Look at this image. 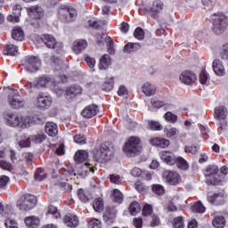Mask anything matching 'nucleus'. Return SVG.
<instances>
[{
  "label": "nucleus",
  "mask_w": 228,
  "mask_h": 228,
  "mask_svg": "<svg viewBox=\"0 0 228 228\" xmlns=\"http://www.w3.org/2000/svg\"><path fill=\"white\" fill-rule=\"evenodd\" d=\"M134 37L137 38V40H143V38H145V32L142 28H137L134 32Z\"/></svg>",
  "instance_id": "8fccbe9b"
},
{
  "label": "nucleus",
  "mask_w": 228,
  "mask_h": 228,
  "mask_svg": "<svg viewBox=\"0 0 228 228\" xmlns=\"http://www.w3.org/2000/svg\"><path fill=\"white\" fill-rule=\"evenodd\" d=\"M12 38L17 42H22L24 40V30L19 27L14 28L12 32Z\"/></svg>",
  "instance_id": "c756f323"
},
{
  "label": "nucleus",
  "mask_w": 228,
  "mask_h": 228,
  "mask_svg": "<svg viewBox=\"0 0 228 228\" xmlns=\"http://www.w3.org/2000/svg\"><path fill=\"white\" fill-rule=\"evenodd\" d=\"M208 79H209V75H208V72L202 71L200 75V83L201 85H208Z\"/></svg>",
  "instance_id": "e2e57ef3"
},
{
  "label": "nucleus",
  "mask_w": 228,
  "mask_h": 228,
  "mask_svg": "<svg viewBox=\"0 0 228 228\" xmlns=\"http://www.w3.org/2000/svg\"><path fill=\"white\" fill-rule=\"evenodd\" d=\"M87 46H88V43H86V41L83 39H80L73 43L72 49L75 54H79V53H81L82 51H85V49H86Z\"/></svg>",
  "instance_id": "5701e85b"
},
{
  "label": "nucleus",
  "mask_w": 228,
  "mask_h": 228,
  "mask_svg": "<svg viewBox=\"0 0 228 228\" xmlns=\"http://www.w3.org/2000/svg\"><path fill=\"white\" fill-rule=\"evenodd\" d=\"M45 131L48 136H56L58 134V125L54 122H46Z\"/></svg>",
  "instance_id": "b1692460"
},
{
  "label": "nucleus",
  "mask_w": 228,
  "mask_h": 228,
  "mask_svg": "<svg viewBox=\"0 0 228 228\" xmlns=\"http://www.w3.org/2000/svg\"><path fill=\"white\" fill-rule=\"evenodd\" d=\"M89 228H102V225L101 224V221L99 219H92L88 223Z\"/></svg>",
  "instance_id": "0e129e2a"
},
{
  "label": "nucleus",
  "mask_w": 228,
  "mask_h": 228,
  "mask_svg": "<svg viewBox=\"0 0 228 228\" xmlns=\"http://www.w3.org/2000/svg\"><path fill=\"white\" fill-rule=\"evenodd\" d=\"M205 177L209 184H218L222 179L218 174L217 166H209L205 171Z\"/></svg>",
  "instance_id": "6e6552de"
},
{
  "label": "nucleus",
  "mask_w": 228,
  "mask_h": 228,
  "mask_svg": "<svg viewBox=\"0 0 228 228\" xmlns=\"http://www.w3.org/2000/svg\"><path fill=\"white\" fill-rule=\"evenodd\" d=\"M208 202H210V204H215L216 206H220V204H224V194L222 192H219L209 195Z\"/></svg>",
  "instance_id": "bb28decb"
},
{
  "label": "nucleus",
  "mask_w": 228,
  "mask_h": 228,
  "mask_svg": "<svg viewBox=\"0 0 228 228\" xmlns=\"http://www.w3.org/2000/svg\"><path fill=\"white\" fill-rule=\"evenodd\" d=\"M60 18L64 22H72L76 20V17H77V11L72 7H67L65 5H61L59 11Z\"/></svg>",
  "instance_id": "1a4fd4ad"
},
{
  "label": "nucleus",
  "mask_w": 228,
  "mask_h": 228,
  "mask_svg": "<svg viewBox=\"0 0 228 228\" xmlns=\"http://www.w3.org/2000/svg\"><path fill=\"white\" fill-rule=\"evenodd\" d=\"M21 10L22 8L20 5H15V7L12 9V14L7 17V20L9 22H19Z\"/></svg>",
  "instance_id": "393cba45"
},
{
  "label": "nucleus",
  "mask_w": 228,
  "mask_h": 228,
  "mask_svg": "<svg viewBox=\"0 0 228 228\" xmlns=\"http://www.w3.org/2000/svg\"><path fill=\"white\" fill-rule=\"evenodd\" d=\"M0 167L4 170H8L9 172H12V170H13V166H12V164H10L6 160H0Z\"/></svg>",
  "instance_id": "13d9d810"
},
{
  "label": "nucleus",
  "mask_w": 228,
  "mask_h": 228,
  "mask_svg": "<svg viewBox=\"0 0 228 228\" xmlns=\"http://www.w3.org/2000/svg\"><path fill=\"white\" fill-rule=\"evenodd\" d=\"M149 127L151 129V131H161V129H163V126H161L159 122L156 121H151L149 123Z\"/></svg>",
  "instance_id": "6e6d98bb"
},
{
  "label": "nucleus",
  "mask_w": 228,
  "mask_h": 228,
  "mask_svg": "<svg viewBox=\"0 0 228 228\" xmlns=\"http://www.w3.org/2000/svg\"><path fill=\"white\" fill-rule=\"evenodd\" d=\"M165 120H167V122H172L173 124L177 122V116L173 114L170 111H167L165 115H164Z\"/></svg>",
  "instance_id": "3c124183"
},
{
  "label": "nucleus",
  "mask_w": 228,
  "mask_h": 228,
  "mask_svg": "<svg viewBox=\"0 0 228 228\" xmlns=\"http://www.w3.org/2000/svg\"><path fill=\"white\" fill-rule=\"evenodd\" d=\"M142 90L147 97H151L156 94V87H154V86L151 85L149 82L142 85Z\"/></svg>",
  "instance_id": "7c9ffc66"
},
{
  "label": "nucleus",
  "mask_w": 228,
  "mask_h": 228,
  "mask_svg": "<svg viewBox=\"0 0 228 228\" xmlns=\"http://www.w3.org/2000/svg\"><path fill=\"white\" fill-rule=\"evenodd\" d=\"M111 66V58L108 54H103L100 58L99 69L100 70H108Z\"/></svg>",
  "instance_id": "a878e982"
},
{
  "label": "nucleus",
  "mask_w": 228,
  "mask_h": 228,
  "mask_svg": "<svg viewBox=\"0 0 228 228\" xmlns=\"http://www.w3.org/2000/svg\"><path fill=\"white\" fill-rule=\"evenodd\" d=\"M47 177V174L44 172L42 167L37 169L35 173V179L36 181H44Z\"/></svg>",
  "instance_id": "49530a36"
},
{
  "label": "nucleus",
  "mask_w": 228,
  "mask_h": 228,
  "mask_svg": "<svg viewBox=\"0 0 228 228\" xmlns=\"http://www.w3.org/2000/svg\"><path fill=\"white\" fill-rule=\"evenodd\" d=\"M227 108H225L224 106H218L215 109L214 117L216 120H218L221 126H225V124H227V121H225V119L227 118Z\"/></svg>",
  "instance_id": "ddd939ff"
},
{
  "label": "nucleus",
  "mask_w": 228,
  "mask_h": 228,
  "mask_svg": "<svg viewBox=\"0 0 228 228\" xmlns=\"http://www.w3.org/2000/svg\"><path fill=\"white\" fill-rule=\"evenodd\" d=\"M90 172L94 173L95 172V167H93L90 163H86L81 167V172L79 173L80 175H86L90 174Z\"/></svg>",
  "instance_id": "4c0bfd02"
},
{
  "label": "nucleus",
  "mask_w": 228,
  "mask_h": 228,
  "mask_svg": "<svg viewBox=\"0 0 228 228\" xmlns=\"http://www.w3.org/2000/svg\"><path fill=\"white\" fill-rule=\"evenodd\" d=\"M105 42L107 45V51L109 54H115V42L113 41V39H111V37H107L105 38Z\"/></svg>",
  "instance_id": "79ce46f5"
},
{
  "label": "nucleus",
  "mask_w": 228,
  "mask_h": 228,
  "mask_svg": "<svg viewBox=\"0 0 228 228\" xmlns=\"http://www.w3.org/2000/svg\"><path fill=\"white\" fill-rule=\"evenodd\" d=\"M113 152H115V145L112 142H107L101 145L100 150L94 151V158L96 161L102 163L110 161L113 158Z\"/></svg>",
  "instance_id": "f03ea898"
},
{
  "label": "nucleus",
  "mask_w": 228,
  "mask_h": 228,
  "mask_svg": "<svg viewBox=\"0 0 228 228\" xmlns=\"http://www.w3.org/2000/svg\"><path fill=\"white\" fill-rule=\"evenodd\" d=\"M28 15L32 19H40V17H42L44 13V11L42 10V8L38 7L37 5L28 8Z\"/></svg>",
  "instance_id": "cd10ccee"
},
{
  "label": "nucleus",
  "mask_w": 228,
  "mask_h": 228,
  "mask_svg": "<svg viewBox=\"0 0 228 228\" xmlns=\"http://www.w3.org/2000/svg\"><path fill=\"white\" fill-rule=\"evenodd\" d=\"M141 209L142 208H140V203H138L137 201H134L130 204L129 212L130 215H132L133 216H136V215L140 213Z\"/></svg>",
  "instance_id": "a19ab883"
},
{
  "label": "nucleus",
  "mask_w": 228,
  "mask_h": 228,
  "mask_svg": "<svg viewBox=\"0 0 228 228\" xmlns=\"http://www.w3.org/2000/svg\"><path fill=\"white\" fill-rule=\"evenodd\" d=\"M127 94H129V92L127 91L126 86H120L118 91V95L120 97H126Z\"/></svg>",
  "instance_id": "338daca9"
},
{
  "label": "nucleus",
  "mask_w": 228,
  "mask_h": 228,
  "mask_svg": "<svg viewBox=\"0 0 228 228\" xmlns=\"http://www.w3.org/2000/svg\"><path fill=\"white\" fill-rule=\"evenodd\" d=\"M38 200H37V196L32 194H24L18 200L17 207L20 211H30L36 208Z\"/></svg>",
  "instance_id": "20e7f679"
},
{
  "label": "nucleus",
  "mask_w": 228,
  "mask_h": 228,
  "mask_svg": "<svg viewBox=\"0 0 228 228\" xmlns=\"http://www.w3.org/2000/svg\"><path fill=\"white\" fill-rule=\"evenodd\" d=\"M10 183V177L7 175L0 176V190H4L6 188V184Z\"/></svg>",
  "instance_id": "5fc2aeb1"
},
{
  "label": "nucleus",
  "mask_w": 228,
  "mask_h": 228,
  "mask_svg": "<svg viewBox=\"0 0 228 228\" xmlns=\"http://www.w3.org/2000/svg\"><path fill=\"white\" fill-rule=\"evenodd\" d=\"M115 84L113 77L106 78L103 82V85L101 86V88L103 92H111L113 90V85Z\"/></svg>",
  "instance_id": "e433bc0d"
},
{
  "label": "nucleus",
  "mask_w": 228,
  "mask_h": 228,
  "mask_svg": "<svg viewBox=\"0 0 228 228\" xmlns=\"http://www.w3.org/2000/svg\"><path fill=\"white\" fill-rule=\"evenodd\" d=\"M191 211L193 213H205L206 207L200 201H198L191 206Z\"/></svg>",
  "instance_id": "37998d69"
},
{
  "label": "nucleus",
  "mask_w": 228,
  "mask_h": 228,
  "mask_svg": "<svg viewBox=\"0 0 228 228\" xmlns=\"http://www.w3.org/2000/svg\"><path fill=\"white\" fill-rule=\"evenodd\" d=\"M175 165H176L177 168L180 170H188V168H190L188 161H186V159L181 156L175 157Z\"/></svg>",
  "instance_id": "c85d7f7f"
},
{
  "label": "nucleus",
  "mask_w": 228,
  "mask_h": 228,
  "mask_svg": "<svg viewBox=\"0 0 228 228\" xmlns=\"http://www.w3.org/2000/svg\"><path fill=\"white\" fill-rule=\"evenodd\" d=\"M51 84H53V78L47 76L37 78L35 83L37 88H45V86H49Z\"/></svg>",
  "instance_id": "aec40b11"
},
{
  "label": "nucleus",
  "mask_w": 228,
  "mask_h": 228,
  "mask_svg": "<svg viewBox=\"0 0 228 228\" xmlns=\"http://www.w3.org/2000/svg\"><path fill=\"white\" fill-rule=\"evenodd\" d=\"M159 158L166 163L167 165H169L170 167L175 165V155L172 153V151H162L159 152Z\"/></svg>",
  "instance_id": "2eb2a0df"
},
{
  "label": "nucleus",
  "mask_w": 228,
  "mask_h": 228,
  "mask_svg": "<svg viewBox=\"0 0 228 228\" xmlns=\"http://www.w3.org/2000/svg\"><path fill=\"white\" fill-rule=\"evenodd\" d=\"M63 222L67 227L76 228L79 225V218L74 214H68L64 216Z\"/></svg>",
  "instance_id": "f3484780"
},
{
  "label": "nucleus",
  "mask_w": 228,
  "mask_h": 228,
  "mask_svg": "<svg viewBox=\"0 0 228 228\" xmlns=\"http://www.w3.org/2000/svg\"><path fill=\"white\" fill-rule=\"evenodd\" d=\"M99 112V107L95 104L86 106L81 112L84 118H92Z\"/></svg>",
  "instance_id": "dca6fc26"
},
{
  "label": "nucleus",
  "mask_w": 228,
  "mask_h": 228,
  "mask_svg": "<svg viewBox=\"0 0 228 228\" xmlns=\"http://www.w3.org/2000/svg\"><path fill=\"white\" fill-rule=\"evenodd\" d=\"M47 214L53 215V218H60V212L58 211V208L53 205L48 207Z\"/></svg>",
  "instance_id": "09e8293b"
},
{
  "label": "nucleus",
  "mask_w": 228,
  "mask_h": 228,
  "mask_svg": "<svg viewBox=\"0 0 228 228\" xmlns=\"http://www.w3.org/2000/svg\"><path fill=\"white\" fill-rule=\"evenodd\" d=\"M13 216V212H12L11 216H7L5 218L4 225L6 228H19L17 226V222L12 218Z\"/></svg>",
  "instance_id": "ea45409f"
},
{
  "label": "nucleus",
  "mask_w": 228,
  "mask_h": 228,
  "mask_svg": "<svg viewBox=\"0 0 228 228\" xmlns=\"http://www.w3.org/2000/svg\"><path fill=\"white\" fill-rule=\"evenodd\" d=\"M7 126L11 127H20V129H28L34 126L35 118L29 116H20L15 113L7 114Z\"/></svg>",
  "instance_id": "f257e3e1"
},
{
  "label": "nucleus",
  "mask_w": 228,
  "mask_h": 228,
  "mask_svg": "<svg viewBox=\"0 0 228 228\" xmlns=\"http://www.w3.org/2000/svg\"><path fill=\"white\" fill-rule=\"evenodd\" d=\"M150 142L153 147H159L160 149H167L170 145L169 140L161 137H154Z\"/></svg>",
  "instance_id": "a211bd4d"
},
{
  "label": "nucleus",
  "mask_w": 228,
  "mask_h": 228,
  "mask_svg": "<svg viewBox=\"0 0 228 228\" xmlns=\"http://www.w3.org/2000/svg\"><path fill=\"white\" fill-rule=\"evenodd\" d=\"M112 197L114 202H117L118 204H122V200H124V195L118 191V189L114 190Z\"/></svg>",
  "instance_id": "a18cd8bd"
},
{
  "label": "nucleus",
  "mask_w": 228,
  "mask_h": 228,
  "mask_svg": "<svg viewBox=\"0 0 228 228\" xmlns=\"http://www.w3.org/2000/svg\"><path fill=\"white\" fill-rule=\"evenodd\" d=\"M212 224L216 228H224L225 227V218L223 216L216 214L215 218L212 221Z\"/></svg>",
  "instance_id": "473e14b6"
},
{
  "label": "nucleus",
  "mask_w": 228,
  "mask_h": 228,
  "mask_svg": "<svg viewBox=\"0 0 228 228\" xmlns=\"http://www.w3.org/2000/svg\"><path fill=\"white\" fill-rule=\"evenodd\" d=\"M142 49V45L140 43H127L124 48L123 52L126 53V54H131L132 53H136V51H140Z\"/></svg>",
  "instance_id": "4be33fe9"
},
{
  "label": "nucleus",
  "mask_w": 228,
  "mask_h": 228,
  "mask_svg": "<svg viewBox=\"0 0 228 228\" xmlns=\"http://www.w3.org/2000/svg\"><path fill=\"white\" fill-rule=\"evenodd\" d=\"M77 195L82 202L86 203L88 200H90L86 193H85V190L83 189H78Z\"/></svg>",
  "instance_id": "4d7b16f0"
},
{
  "label": "nucleus",
  "mask_w": 228,
  "mask_h": 228,
  "mask_svg": "<svg viewBox=\"0 0 228 228\" xmlns=\"http://www.w3.org/2000/svg\"><path fill=\"white\" fill-rule=\"evenodd\" d=\"M162 177L169 186H177L181 183V175L175 171H164Z\"/></svg>",
  "instance_id": "9b49d317"
},
{
  "label": "nucleus",
  "mask_w": 228,
  "mask_h": 228,
  "mask_svg": "<svg viewBox=\"0 0 228 228\" xmlns=\"http://www.w3.org/2000/svg\"><path fill=\"white\" fill-rule=\"evenodd\" d=\"M152 191L157 195H163L165 193V188L160 184L152 185Z\"/></svg>",
  "instance_id": "bf43d9fd"
},
{
  "label": "nucleus",
  "mask_w": 228,
  "mask_h": 228,
  "mask_svg": "<svg viewBox=\"0 0 228 228\" xmlns=\"http://www.w3.org/2000/svg\"><path fill=\"white\" fill-rule=\"evenodd\" d=\"M179 79L183 85H193L197 81V75L191 71L185 70L180 75Z\"/></svg>",
  "instance_id": "4468645a"
},
{
  "label": "nucleus",
  "mask_w": 228,
  "mask_h": 228,
  "mask_svg": "<svg viewBox=\"0 0 228 228\" xmlns=\"http://www.w3.org/2000/svg\"><path fill=\"white\" fill-rule=\"evenodd\" d=\"M163 12V2L159 0H156L153 2L152 7L151 9V17L153 19H158V14Z\"/></svg>",
  "instance_id": "412c9836"
},
{
  "label": "nucleus",
  "mask_w": 228,
  "mask_h": 228,
  "mask_svg": "<svg viewBox=\"0 0 228 228\" xmlns=\"http://www.w3.org/2000/svg\"><path fill=\"white\" fill-rule=\"evenodd\" d=\"M174 228H183L184 227V221L183 220L182 216H178L174 219Z\"/></svg>",
  "instance_id": "864d4df0"
},
{
  "label": "nucleus",
  "mask_w": 228,
  "mask_h": 228,
  "mask_svg": "<svg viewBox=\"0 0 228 228\" xmlns=\"http://www.w3.org/2000/svg\"><path fill=\"white\" fill-rule=\"evenodd\" d=\"M164 133L167 138H172V136L177 134V128L168 126L164 129Z\"/></svg>",
  "instance_id": "de8ad7c7"
},
{
  "label": "nucleus",
  "mask_w": 228,
  "mask_h": 228,
  "mask_svg": "<svg viewBox=\"0 0 228 228\" xmlns=\"http://www.w3.org/2000/svg\"><path fill=\"white\" fill-rule=\"evenodd\" d=\"M53 104V98L44 93H40L37 95V106L40 110H49Z\"/></svg>",
  "instance_id": "f8f14e48"
},
{
  "label": "nucleus",
  "mask_w": 228,
  "mask_h": 228,
  "mask_svg": "<svg viewBox=\"0 0 228 228\" xmlns=\"http://www.w3.org/2000/svg\"><path fill=\"white\" fill-rule=\"evenodd\" d=\"M213 70L216 76H225V67L222 61L216 59L213 61Z\"/></svg>",
  "instance_id": "6ab92c4d"
},
{
  "label": "nucleus",
  "mask_w": 228,
  "mask_h": 228,
  "mask_svg": "<svg viewBox=\"0 0 228 228\" xmlns=\"http://www.w3.org/2000/svg\"><path fill=\"white\" fill-rule=\"evenodd\" d=\"M4 54L8 56H17L19 54V48L14 45H6L4 50Z\"/></svg>",
  "instance_id": "f704fd0d"
},
{
  "label": "nucleus",
  "mask_w": 228,
  "mask_h": 228,
  "mask_svg": "<svg viewBox=\"0 0 228 228\" xmlns=\"http://www.w3.org/2000/svg\"><path fill=\"white\" fill-rule=\"evenodd\" d=\"M41 40L48 49H53L56 53H60L63 49V44L58 43L56 38L51 35L42 36Z\"/></svg>",
  "instance_id": "9d476101"
},
{
  "label": "nucleus",
  "mask_w": 228,
  "mask_h": 228,
  "mask_svg": "<svg viewBox=\"0 0 228 228\" xmlns=\"http://www.w3.org/2000/svg\"><path fill=\"white\" fill-rule=\"evenodd\" d=\"M151 215H152V205H144V207L142 208V216H149Z\"/></svg>",
  "instance_id": "680f3d73"
},
{
  "label": "nucleus",
  "mask_w": 228,
  "mask_h": 228,
  "mask_svg": "<svg viewBox=\"0 0 228 228\" xmlns=\"http://www.w3.org/2000/svg\"><path fill=\"white\" fill-rule=\"evenodd\" d=\"M0 213L2 214V216H10L12 215V206L6 205L5 207L3 206L2 203H0Z\"/></svg>",
  "instance_id": "c03bdc74"
},
{
  "label": "nucleus",
  "mask_w": 228,
  "mask_h": 228,
  "mask_svg": "<svg viewBox=\"0 0 228 228\" xmlns=\"http://www.w3.org/2000/svg\"><path fill=\"white\" fill-rule=\"evenodd\" d=\"M228 26V18L223 13L214 14L213 31L216 35H222Z\"/></svg>",
  "instance_id": "39448f33"
},
{
  "label": "nucleus",
  "mask_w": 228,
  "mask_h": 228,
  "mask_svg": "<svg viewBox=\"0 0 228 228\" xmlns=\"http://www.w3.org/2000/svg\"><path fill=\"white\" fill-rule=\"evenodd\" d=\"M81 94V86L75 85L68 87L66 89V95L69 97H76V95H79Z\"/></svg>",
  "instance_id": "72a5a7b5"
},
{
  "label": "nucleus",
  "mask_w": 228,
  "mask_h": 228,
  "mask_svg": "<svg viewBox=\"0 0 228 228\" xmlns=\"http://www.w3.org/2000/svg\"><path fill=\"white\" fill-rule=\"evenodd\" d=\"M22 65L27 72L34 74L35 72H38V70H40L42 61L37 56L28 55L24 58Z\"/></svg>",
  "instance_id": "423d86ee"
},
{
  "label": "nucleus",
  "mask_w": 228,
  "mask_h": 228,
  "mask_svg": "<svg viewBox=\"0 0 228 228\" xmlns=\"http://www.w3.org/2000/svg\"><path fill=\"white\" fill-rule=\"evenodd\" d=\"M24 222L27 227L28 228H35L38 225V224H40V220L38 219V217L35 216H30L28 217H26Z\"/></svg>",
  "instance_id": "2f4dec72"
},
{
  "label": "nucleus",
  "mask_w": 228,
  "mask_h": 228,
  "mask_svg": "<svg viewBox=\"0 0 228 228\" xmlns=\"http://www.w3.org/2000/svg\"><path fill=\"white\" fill-rule=\"evenodd\" d=\"M8 103L11 108L14 110H20L26 106V100L22 99V96L19 94L17 90H11L8 95Z\"/></svg>",
  "instance_id": "0eeeda50"
},
{
  "label": "nucleus",
  "mask_w": 228,
  "mask_h": 228,
  "mask_svg": "<svg viewBox=\"0 0 228 228\" xmlns=\"http://www.w3.org/2000/svg\"><path fill=\"white\" fill-rule=\"evenodd\" d=\"M140 138L132 136L126 142L123 151L130 158H134L142 152V145L140 144Z\"/></svg>",
  "instance_id": "7ed1b4c3"
},
{
  "label": "nucleus",
  "mask_w": 228,
  "mask_h": 228,
  "mask_svg": "<svg viewBox=\"0 0 228 228\" xmlns=\"http://www.w3.org/2000/svg\"><path fill=\"white\" fill-rule=\"evenodd\" d=\"M88 24H89V28H94L95 29H97V28L101 27V24H102V21L93 19L88 20Z\"/></svg>",
  "instance_id": "69168bd1"
},
{
  "label": "nucleus",
  "mask_w": 228,
  "mask_h": 228,
  "mask_svg": "<svg viewBox=\"0 0 228 228\" xmlns=\"http://www.w3.org/2000/svg\"><path fill=\"white\" fill-rule=\"evenodd\" d=\"M93 208L94 211H96V213H101L104 209V201L102 200V199H95L93 204Z\"/></svg>",
  "instance_id": "58836bf2"
},
{
  "label": "nucleus",
  "mask_w": 228,
  "mask_h": 228,
  "mask_svg": "<svg viewBox=\"0 0 228 228\" xmlns=\"http://www.w3.org/2000/svg\"><path fill=\"white\" fill-rule=\"evenodd\" d=\"M44 140H45V134H38L31 136V141L34 142V143H42Z\"/></svg>",
  "instance_id": "603ef678"
},
{
  "label": "nucleus",
  "mask_w": 228,
  "mask_h": 228,
  "mask_svg": "<svg viewBox=\"0 0 228 228\" xmlns=\"http://www.w3.org/2000/svg\"><path fill=\"white\" fill-rule=\"evenodd\" d=\"M86 61L88 65V67H90V69H94V67H95V59L86 55Z\"/></svg>",
  "instance_id": "774afa93"
},
{
  "label": "nucleus",
  "mask_w": 228,
  "mask_h": 228,
  "mask_svg": "<svg viewBox=\"0 0 228 228\" xmlns=\"http://www.w3.org/2000/svg\"><path fill=\"white\" fill-rule=\"evenodd\" d=\"M74 142L80 145H85L86 143V138L83 134H77L74 136Z\"/></svg>",
  "instance_id": "052dcab7"
},
{
  "label": "nucleus",
  "mask_w": 228,
  "mask_h": 228,
  "mask_svg": "<svg viewBox=\"0 0 228 228\" xmlns=\"http://www.w3.org/2000/svg\"><path fill=\"white\" fill-rule=\"evenodd\" d=\"M86 159H88V151L85 150H79L75 154V161H77V163H83V161H86Z\"/></svg>",
  "instance_id": "c9c22d12"
}]
</instances>
